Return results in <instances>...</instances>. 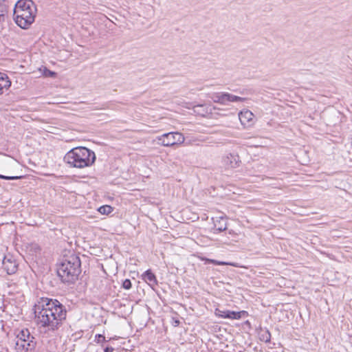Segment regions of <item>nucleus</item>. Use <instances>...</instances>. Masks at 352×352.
<instances>
[{
    "instance_id": "ddd939ff",
    "label": "nucleus",
    "mask_w": 352,
    "mask_h": 352,
    "mask_svg": "<svg viewBox=\"0 0 352 352\" xmlns=\"http://www.w3.org/2000/svg\"><path fill=\"white\" fill-rule=\"evenodd\" d=\"M198 258L202 261H204L206 263H212L216 265H232L234 267H239L236 263L225 261H219L214 259L208 258L201 256H199Z\"/></svg>"
},
{
    "instance_id": "7ed1b4c3",
    "label": "nucleus",
    "mask_w": 352,
    "mask_h": 352,
    "mask_svg": "<svg viewBox=\"0 0 352 352\" xmlns=\"http://www.w3.org/2000/svg\"><path fill=\"white\" fill-rule=\"evenodd\" d=\"M65 162L72 168L82 169L95 164L96 156L91 149L78 146L69 151L65 155Z\"/></svg>"
},
{
    "instance_id": "f257e3e1",
    "label": "nucleus",
    "mask_w": 352,
    "mask_h": 352,
    "mask_svg": "<svg viewBox=\"0 0 352 352\" xmlns=\"http://www.w3.org/2000/svg\"><path fill=\"white\" fill-rule=\"evenodd\" d=\"M35 316L38 325L47 331H54L66 319L67 311L58 300L42 298L36 305Z\"/></svg>"
},
{
    "instance_id": "412c9836",
    "label": "nucleus",
    "mask_w": 352,
    "mask_h": 352,
    "mask_svg": "<svg viewBox=\"0 0 352 352\" xmlns=\"http://www.w3.org/2000/svg\"><path fill=\"white\" fill-rule=\"evenodd\" d=\"M113 351H114V349L111 346H107L104 349V352H113Z\"/></svg>"
},
{
    "instance_id": "f3484780",
    "label": "nucleus",
    "mask_w": 352,
    "mask_h": 352,
    "mask_svg": "<svg viewBox=\"0 0 352 352\" xmlns=\"http://www.w3.org/2000/svg\"><path fill=\"white\" fill-rule=\"evenodd\" d=\"M122 287L125 289H129L132 287L131 282L129 279H125L122 283Z\"/></svg>"
},
{
    "instance_id": "6ab92c4d",
    "label": "nucleus",
    "mask_w": 352,
    "mask_h": 352,
    "mask_svg": "<svg viewBox=\"0 0 352 352\" xmlns=\"http://www.w3.org/2000/svg\"><path fill=\"white\" fill-rule=\"evenodd\" d=\"M96 340L98 343L103 342L106 341L105 337L101 334L96 335Z\"/></svg>"
},
{
    "instance_id": "aec40b11",
    "label": "nucleus",
    "mask_w": 352,
    "mask_h": 352,
    "mask_svg": "<svg viewBox=\"0 0 352 352\" xmlns=\"http://www.w3.org/2000/svg\"><path fill=\"white\" fill-rule=\"evenodd\" d=\"M45 76H52V77H54V76H56V73L54 72H52L50 70H47L45 73Z\"/></svg>"
},
{
    "instance_id": "9b49d317",
    "label": "nucleus",
    "mask_w": 352,
    "mask_h": 352,
    "mask_svg": "<svg viewBox=\"0 0 352 352\" xmlns=\"http://www.w3.org/2000/svg\"><path fill=\"white\" fill-rule=\"evenodd\" d=\"M240 160L238 155L229 154L223 159V164L226 168H234L239 166Z\"/></svg>"
},
{
    "instance_id": "4be33fe9",
    "label": "nucleus",
    "mask_w": 352,
    "mask_h": 352,
    "mask_svg": "<svg viewBox=\"0 0 352 352\" xmlns=\"http://www.w3.org/2000/svg\"><path fill=\"white\" fill-rule=\"evenodd\" d=\"M45 176L51 175L50 174H45Z\"/></svg>"
},
{
    "instance_id": "a211bd4d",
    "label": "nucleus",
    "mask_w": 352,
    "mask_h": 352,
    "mask_svg": "<svg viewBox=\"0 0 352 352\" xmlns=\"http://www.w3.org/2000/svg\"><path fill=\"white\" fill-rule=\"evenodd\" d=\"M21 177H22L21 176H5L3 175H0L1 179H6V180H14V179H21Z\"/></svg>"
},
{
    "instance_id": "4468645a",
    "label": "nucleus",
    "mask_w": 352,
    "mask_h": 352,
    "mask_svg": "<svg viewBox=\"0 0 352 352\" xmlns=\"http://www.w3.org/2000/svg\"><path fill=\"white\" fill-rule=\"evenodd\" d=\"M142 276V279L149 285H156L157 283L155 275L151 270H146Z\"/></svg>"
},
{
    "instance_id": "f03ea898",
    "label": "nucleus",
    "mask_w": 352,
    "mask_h": 352,
    "mask_svg": "<svg viewBox=\"0 0 352 352\" xmlns=\"http://www.w3.org/2000/svg\"><path fill=\"white\" fill-rule=\"evenodd\" d=\"M37 8L32 0H19L14 9V20L22 29H28L34 22Z\"/></svg>"
},
{
    "instance_id": "1a4fd4ad",
    "label": "nucleus",
    "mask_w": 352,
    "mask_h": 352,
    "mask_svg": "<svg viewBox=\"0 0 352 352\" xmlns=\"http://www.w3.org/2000/svg\"><path fill=\"white\" fill-rule=\"evenodd\" d=\"M239 118L241 124L246 128L252 126L255 123L254 115L248 109H244L240 111Z\"/></svg>"
},
{
    "instance_id": "0eeeda50",
    "label": "nucleus",
    "mask_w": 352,
    "mask_h": 352,
    "mask_svg": "<svg viewBox=\"0 0 352 352\" xmlns=\"http://www.w3.org/2000/svg\"><path fill=\"white\" fill-rule=\"evenodd\" d=\"M214 314L217 317L223 319L239 320L243 317L248 316V312L246 311H234L230 310H221L215 309Z\"/></svg>"
},
{
    "instance_id": "39448f33",
    "label": "nucleus",
    "mask_w": 352,
    "mask_h": 352,
    "mask_svg": "<svg viewBox=\"0 0 352 352\" xmlns=\"http://www.w3.org/2000/svg\"><path fill=\"white\" fill-rule=\"evenodd\" d=\"M15 349L16 352H31L34 349V337L30 335L29 330L23 328L16 335Z\"/></svg>"
},
{
    "instance_id": "f8f14e48",
    "label": "nucleus",
    "mask_w": 352,
    "mask_h": 352,
    "mask_svg": "<svg viewBox=\"0 0 352 352\" xmlns=\"http://www.w3.org/2000/svg\"><path fill=\"white\" fill-rule=\"evenodd\" d=\"M3 268L8 274H13L17 271L18 265L16 261L10 258H4Z\"/></svg>"
},
{
    "instance_id": "2eb2a0df",
    "label": "nucleus",
    "mask_w": 352,
    "mask_h": 352,
    "mask_svg": "<svg viewBox=\"0 0 352 352\" xmlns=\"http://www.w3.org/2000/svg\"><path fill=\"white\" fill-rule=\"evenodd\" d=\"M98 210L102 214L108 215L113 212V208L111 206L104 205L100 206Z\"/></svg>"
},
{
    "instance_id": "20e7f679",
    "label": "nucleus",
    "mask_w": 352,
    "mask_h": 352,
    "mask_svg": "<svg viewBox=\"0 0 352 352\" xmlns=\"http://www.w3.org/2000/svg\"><path fill=\"white\" fill-rule=\"evenodd\" d=\"M80 258L74 254L66 256L58 269V276L64 281L75 280L81 272Z\"/></svg>"
},
{
    "instance_id": "9d476101",
    "label": "nucleus",
    "mask_w": 352,
    "mask_h": 352,
    "mask_svg": "<svg viewBox=\"0 0 352 352\" xmlns=\"http://www.w3.org/2000/svg\"><path fill=\"white\" fill-rule=\"evenodd\" d=\"M12 85V81L9 76L0 72V96L8 91Z\"/></svg>"
},
{
    "instance_id": "423d86ee",
    "label": "nucleus",
    "mask_w": 352,
    "mask_h": 352,
    "mask_svg": "<svg viewBox=\"0 0 352 352\" xmlns=\"http://www.w3.org/2000/svg\"><path fill=\"white\" fill-rule=\"evenodd\" d=\"M157 140L164 146H172L182 144L184 142L185 138L181 133L170 132L159 136Z\"/></svg>"
},
{
    "instance_id": "6e6552de",
    "label": "nucleus",
    "mask_w": 352,
    "mask_h": 352,
    "mask_svg": "<svg viewBox=\"0 0 352 352\" xmlns=\"http://www.w3.org/2000/svg\"><path fill=\"white\" fill-rule=\"evenodd\" d=\"M211 98L214 102L221 104H225L228 102H237L244 100V99L241 97L233 96L228 93H215L212 95Z\"/></svg>"
},
{
    "instance_id": "dca6fc26",
    "label": "nucleus",
    "mask_w": 352,
    "mask_h": 352,
    "mask_svg": "<svg viewBox=\"0 0 352 352\" xmlns=\"http://www.w3.org/2000/svg\"><path fill=\"white\" fill-rule=\"evenodd\" d=\"M221 221H223V224L222 225H219V226H217L216 224H215V228L217 230L219 231V232H221V231H223V230H226L227 229V224H226V220L224 219H221Z\"/></svg>"
}]
</instances>
